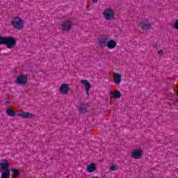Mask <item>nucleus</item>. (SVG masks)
Wrapping results in <instances>:
<instances>
[{"label": "nucleus", "instance_id": "1", "mask_svg": "<svg viewBox=\"0 0 178 178\" xmlns=\"http://www.w3.org/2000/svg\"><path fill=\"white\" fill-rule=\"evenodd\" d=\"M0 45H6L8 49H13L17 45L16 38L13 36H1L0 35Z\"/></svg>", "mask_w": 178, "mask_h": 178}, {"label": "nucleus", "instance_id": "2", "mask_svg": "<svg viewBox=\"0 0 178 178\" xmlns=\"http://www.w3.org/2000/svg\"><path fill=\"white\" fill-rule=\"evenodd\" d=\"M11 24L15 30L20 31L24 29L25 22L24 20L19 17H15L11 21Z\"/></svg>", "mask_w": 178, "mask_h": 178}, {"label": "nucleus", "instance_id": "3", "mask_svg": "<svg viewBox=\"0 0 178 178\" xmlns=\"http://www.w3.org/2000/svg\"><path fill=\"white\" fill-rule=\"evenodd\" d=\"M103 17L105 20H113L115 19V10L111 8H106L103 12Z\"/></svg>", "mask_w": 178, "mask_h": 178}, {"label": "nucleus", "instance_id": "4", "mask_svg": "<svg viewBox=\"0 0 178 178\" xmlns=\"http://www.w3.org/2000/svg\"><path fill=\"white\" fill-rule=\"evenodd\" d=\"M138 27L142 30H151V27H152V24L149 22L148 19L141 22L138 24Z\"/></svg>", "mask_w": 178, "mask_h": 178}, {"label": "nucleus", "instance_id": "5", "mask_svg": "<svg viewBox=\"0 0 178 178\" xmlns=\"http://www.w3.org/2000/svg\"><path fill=\"white\" fill-rule=\"evenodd\" d=\"M72 24H73L72 21L65 20L61 24V29L64 31H70V29H72Z\"/></svg>", "mask_w": 178, "mask_h": 178}, {"label": "nucleus", "instance_id": "6", "mask_svg": "<svg viewBox=\"0 0 178 178\" xmlns=\"http://www.w3.org/2000/svg\"><path fill=\"white\" fill-rule=\"evenodd\" d=\"M27 83V77L23 74H20L16 79V84L19 86H24Z\"/></svg>", "mask_w": 178, "mask_h": 178}, {"label": "nucleus", "instance_id": "7", "mask_svg": "<svg viewBox=\"0 0 178 178\" xmlns=\"http://www.w3.org/2000/svg\"><path fill=\"white\" fill-rule=\"evenodd\" d=\"M131 156L134 159H140L143 156V150L141 149H134Z\"/></svg>", "mask_w": 178, "mask_h": 178}, {"label": "nucleus", "instance_id": "8", "mask_svg": "<svg viewBox=\"0 0 178 178\" xmlns=\"http://www.w3.org/2000/svg\"><path fill=\"white\" fill-rule=\"evenodd\" d=\"M0 172H2L3 170H9V162H8V160L6 159H3L1 162H0Z\"/></svg>", "mask_w": 178, "mask_h": 178}, {"label": "nucleus", "instance_id": "9", "mask_svg": "<svg viewBox=\"0 0 178 178\" xmlns=\"http://www.w3.org/2000/svg\"><path fill=\"white\" fill-rule=\"evenodd\" d=\"M81 83H82V84L85 86L86 95H88V97H90V90L91 88V84L90 83L88 80H81Z\"/></svg>", "mask_w": 178, "mask_h": 178}, {"label": "nucleus", "instance_id": "10", "mask_svg": "<svg viewBox=\"0 0 178 178\" xmlns=\"http://www.w3.org/2000/svg\"><path fill=\"white\" fill-rule=\"evenodd\" d=\"M60 94H63L64 95H67L69 93V84L63 83L60 86Z\"/></svg>", "mask_w": 178, "mask_h": 178}, {"label": "nucleus", "instance_id": "11", "mask_svg": "<svg viewBox=\"0 0 178 178\" xmlns=\"http://www.w3.org/2000/svg\"><path fill=\"white\" fill-rule=\"evenodd\" d=\"M108 41H109V38L108 36H102L99 40V44L102 47H106V44H108Z\"/></svg>", "mask_w": 178, "mask_h": 178}, {"label": "nucleus", "instance_id": "12", "mask_svg": "<svg viewBox=\"0 0 178 178\" xmlns=\"http://www.w3.org/2000/svg\"><path fill=\"white\" fill-rule=\"evenodd\" d=\"M97 170V163H92L89 164L86 169V172H88V173H92Z\"/></svg>", "mask_w": 178, "mask_h": 178}, {"label": "nucleus", "instance_id": "13", "mask_svg": "<svg viewBox=\"0 0 178 178\" xmlns=\"http://www.w3.org/2000/svg\"><path fill=\"white\" fill-rule=\"evenodd\" d=\"M117 45L118 43L115 40H110L107 42V44H106V47H107L108 49H113V48H116Z\"/></svg>", "mask_w": 178, "mask_h": 178}, {"label": "nucleus", "instance_id": "14", "mask_svg": "<svg viewBox=\"0 0 178 178\" xmlns=\"http://www.w3.org/2000/svg\"><path fill=\"white\" fill-rule=\"evenodd\" d=\"M114 83L117 86H119L122 83V75L118 73L114 74Z\"/></svg>", "mask_w": 178, "mask_h": 178}, {"label": "nucleus", "instance_id": "15", "mask_svg": "<svg viewBox=\"0 0 178 178\" xmlns=\"http://www.w3.org/2000/svg\"><path fill=\"white\" fill-rule=\"evenodd\" d=\"M110 95L111 96H113V98H114V99H118L119 98H120V97H122V93H120V91L119 90H116L115 92H110Z\"/></svg>", "mask_w": 178, "mask_h": 178}, {"label": "nucleus", "instance_id": "16", "mask_svg": "<svg viewBox=\"0 0 178 178\" xmlns=\"http://www.w3.org/2000/svg\"><path fill=\"white\" fill-rule=\"evenodd\" d=\"M20 118H33V114L27 112H22L17 114Z\"/></svg>", "mask_w": 178, "mask_h": 178}, {"label": "nucleus", "instance_id": "17", "mask_svg": "<svg viewBox=\"0 0 178 178\" xmlns=\"http://www.w3.org/2000/svg\"><path fill=\"white\" fill-rule=\"evenodd\" d=\"M1 172V178H10V170L0 171Z\"/></svg>", "mask_w": 178, "mask_h": 178}, {"label": "nucleus", "instance_id": "18", "mask_svg": "<svg viewBox=\"0 0 178 178\" xmlns=\"http://www.w3.org/2000/svg\"><path fill=\"white\" fill-rule=\"evenodd\" d=\"M80 113H86L87 112V106L84 103H81L79 106Z\"/></svg>", "mask_w": 178, "mask_h": 178}, {"label": "nucleus", "instance_id": "19", "mask_svg": "<svg viewBox=\"0 0 178 178\" xmlns=\"http://www.w3.org/2000/svg\"><path fill=\"white\" fill-rule=\"evenodd\" d=\"M7 115L8 116H11V117L15 116L16 111H15V110H13V109H10V108H8L7 109Z\"/></svg>", "mask_w": 178, "mask_h": 178}, {"label": "nucleus", "instance_id": "20", "mask_svg": "<svg viewBox=\"0 0 178 178\" xmlns=\"http://www.w3.org/2000/svg\"><path fill=\"white\" fill-rule=\"evenodd\" d=\"M11 172L13 173V176L15 177H17L20 175V171L17 169L13 168L11 169Z\"/></svg>", "mask_w": 178, "mask_h": 178}, {"label": "nucleus", "instance_id": "21", "mask_svg": "<svg viewBox=\"0 0 178 178\" xmlns=\"http://www.w3.org/2000/svg\"><path fill=\"white\" fill-rule=\"evenodd\" d=\"M110 170L115 172V170H118V167H116V165H111V167L110 168Z\"/></svg>", "mask_w": 178, "mask_h": 178}, {"label": "nucleus", "instance_id": "22", "mask_svg": "<svg viewBox=\"0 0 178 178\" xmlns=\"http://www.w3.org/2000/svg\"><path fill=\"white\" fill-rule=\"evenodd\" d=\"M174 27L176 30H178V19L176 20V22L174 24Z\"/></svg>", "mask_w": 178, "mask_h": 178}, {"label": "nucleus", "instance_id": "23", "mask_svg": "<svg viewBox=\"0 0 178 178\" xmlns=\"http://www.w3.org/2000/svg\"><path fill=\"white\" fill-rule=\"evenodd\" d=\"M158 55H162V54H163V50L162 49H160L159 51H158Z\"/></svg>", "mask_w": 178, "mask_h": 178}, {"label": "nucleus", "instance_id": "24", "mask_svg": "<svg viewBox=\"0 0 178 178\" xmlns=\"http://www.w3.org/2000/svg\"><path fill=\"white\" fill-rule=\"evenodd\" d=\"M92 1H93V3L98 2V0H92Z\"/></svg>", "mask_w": 178, "mask_h": 178}, {"label": "nucleus", "instance_id": "25", "mask_svg": "<svg viewBox=\"0 0 178 178\" xmlns=\"http://www.w3.org/2000/svg\"><path fill=\"white\" fill-rule=\"evenodd\" d=\"M8 104H9V102L6 101V104L8 105Z\"/></svg>", "mask_w": 178, "mask_h": 178}]
</instances>
